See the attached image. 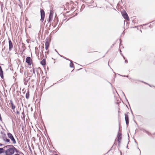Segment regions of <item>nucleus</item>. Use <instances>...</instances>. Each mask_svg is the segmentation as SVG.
I'll return each mask as SVG.
<instances>
[{"mask_svg":"<svg viewBox=\"0 0 155 155\" xmlns=\"http://www.w3.org/2000/svg\"><path fill=\"white\" fill-rule=\"evenodd\" d=\"M17 113L18 114H19V112L18 111H17Z\"/></svg>","mask_w":155,"mask_h":155,"instance_id":"obj_22","label":"nucleus"},{"mask_svg":"<svg viewBox=\"0 0 155 155\" xmlns=\"http://www.w3.org/2000/svg\"><path fill=\"white\" fill-rule=\"evenodd\" d=\"M8 137L10 138L13 144H15L16 142L12 134L8 133L7 134Z\"/></svg>","mask_w":155,"mask_h":155,"instance_id":"obj_2","label":"nucleus"},{"mask_svg":"<svg viewBox=\"0 0 155 155\" xmlns=\"http://www.w3.org/2000/svg\"><path fill=\"white\" fill-rule=\"evenodd\" d=\"M29 93H27L26 94V97L27 99H28L29 97Z\"/></svg>","mask_w":155,"mask_h":155,"instance_id":"obj_17","label":"nucleus"},{"mask_svg":"<svg viewBox=\"0 0 155 155\" xmlns=\"http://www.w3.org/2000/svg\"><path fill=\"white\" fill-rule=\"evenodd\" d=\"M8 42L9 44V50H11L13 48V45L11 40H9Z\"/></svg>","mask_w":155,"mask_h":155,"instance_id":"obj_8","label":"nucleus"},{"mask_svg":"<svg viewBox=\"0 0 155 155\" xmlns=\"http://www.w3.org/2000/svg\"><path fill=\"white\" fill-rule=\"evenodd\" d=\"M140 31L141 32H142V31H141V30H140Z\"/></svg>","mask_w":155,"mask_h":155,"instance_id":"obj_24","label":"nucleus"},{"mask_svg":"<svg viewBox=\"0 0 155 155\" xmlns=\"http://www.w3.org/2000/svg\"><path fill=\"white\" fill-rule=\"evenodd\" d=\"M3 145L2 144L0 143V146H2Z\"/></svg>","mask_w":155,"mask_h":155,"instance_id":"obj_20","label":"nucleus"},{"mask_svg":"<svg viewBox=\"0 0 155 155\" xmlns=\"http://www.w3.org/2000/svg\"><path fill=\"white\" fill-rule=\"evenodd\" d=\"M45 46L46 50H48L49 47V43L48 41L46 42L45 43Z\"/></svg>","mask_w":155,"mask_h":155,"instance_id":"obj_11","label":"nucleus"},{"mask_svg":"<svg viewBox=\"0 0 155 155\" xmlns=\"http://www.w3.org/2000/svg\"><path fill=\"white\" fill-rule=\"evenodd\" d=\"M41 64L42 65H45L46 64L45 60V59H43L41 62Z\"/></svg>","mask_w":155,"mask_h":155,"instance_id":"obj_12","label":"nucleus"},{"mask_svg":"<svg viewBox=\"0 0 155 155\" xmlns=\"http://www.w3.org/2000/svg\"><path fill=\"white\" fill-rule=\"evenodd\" d=\"M15 151L16 153H18V151L16 148L15 149Z\"/></svg>","mask_w":155,"mask_h":155,"instance_id":"obj_18","label":"nucleus"},{"mask_svg":"<svg viewBox=\"0 0 155 155\" xmlns=\"http://www.w3.org/2000/svg\"><path fill=\"white\" fill-rule=\"evenodd\" d=\"M125 120L126 121V123L127 125H128L129 124V118L127 114H125Z\"/></svg>","mask_w":155,"mask_h":155,"instance_id":"obj_5","label":"nucleus"},{"mask_svg":"<svg viewBox=\"0 0 155 155\" xmlns=\"http://www.w3.org/2000/svg\"><path fill=\"white\" fill-rule=\"evenodd\" d=\"M122 15L125 19L129 20V18L126 12H124L122 14Z\"/></svg>","mask_w":155,"mask_h":155,"instance_id":"obj_7","label":"nucleus"},{"mask_svg":"<svg viewBox=\"0 0 155 155\" xmlns=\"http://www.w3.org/2000/svg\"><path fill=\"white\" fill-rule=\"evenodd\" d=\"M4 150H5L4 147L3 148H0V153H3Z\"/></svg>","mask_w":155,"mask_h":155,"instance_id":"obj_13","label":"nucleus"},{"mask_svg":"<svg viewBox=\"0 0 155 155\" xmlns=\"http://www.w3.org/2000/svg\"><path fill=\"white\" fill-rule=\"evenodd\" d=\"M14 155H20L18 154H15Z\"/></svg>","mask_w":155,"mask_h":155,"instance_id":"obj_21","label":"nucleus"},{"mask_svg":"<svg viewBox=\"0 0 155 155\" xmlns=\"http://www.w3.org/2000/svg\"><path fill=\"white\" fill-rule=\"evenodd\" d=\"M122 138V135L121 133H119L117 135V140L119 143L120 142Z\"/></svg>","mask_w":155,"mask_h":155,"instance_id":"obj_6","label":"nucleus"},{"mask_svg":"<svg viewBox=\"0 0 155 155\" xmlns=\"http://www.w3.org/2000/svg\"><path fill=\"white\" fill-rule=\"evenodd\" d=\"M47 54H48V52H47Z\"/></svg>","mask_w":155,"mask_h":155,"instance_id":"obj_23","label":"nucleus"},{"mask_svg":"<svg viewBox=\"0 0 155 155\" xmlns=\"http://www.w3.org/2000/svg\"><path fill=\"white\" fill-rule=\"evenodd\" d=\"M5 150H6L5 153L6 155H12L15 151V148L12 145H8L4 147Z\"/></svg>","mask_w":155,"mask_h":155,"instance_id":"obj_1","label":"nucleus"},{"mask_svg":"<svg viewBox=\"0 0 155 155\" xmlns=\"http://www.w3.org/2000/svg\"><path fill=\"white\" fill-rule=\"evenodd\" d=\"M53 12L51 10L49 16V21H50L51 19L52 18L53 16Z\"/></svg>","mask_w":155,"mask_h":155,"instance_id":"obj_9","label":"nucleus"},{"mask_svg":"<svg viewBox=\"0 0 155 155\" xmlns=\"http://www.w3.org/2000/svg\"><path fill=\"white\" fill-rule=\"evenodd\" d=\"M0 75L2 78H3V71H2V68L0 66Z\"/></svg>","mask_w":155,"mask_h":155,"instance_id":"obj_10","label":"nucleus"},{"mask_svg":"<svg viewBox=\"0 0 155 155\" xmlns=\"http://www.w3.org/2000/svg\"><path fill=\"white\" fill-rule=\"evenodd\" d=\"M11 105L12 107V109L14 110L15 108V106L12 103H11Z\"/></svg>","mask_w":155,"mask_h":155,"instance_id":"obj_16","label":"nucleus"},{"mask_svg":"<svg viewBox=\"0 0 155 155\" xmlns=\"http://www.w3.org/2000/svg\"><path fill=\"white\" fill-rule=\"evenodd\" d=\"M31 59L30 57H28L26 58V61L28 64L29 65L31 64Z\"/></svg>","mask_w":155,"mask_h":155,"instance_id":"obj_4","label":"nucleus"},{"mask_svg":"<svg viewBox=\"0 0 155 155\" xmlns=\"http://www.w3.org/2000/svg\"><path fill=\"white\" fill-rule=\"evenodd\" d=\"M3 140L4 141L6 142L7 143L9 142L10 140L8 139H7L6 137L3 138Z\"/></svg>","mask_w":155,"mask_h":155,"instance_id":"obj_14","label":"nucleus"},{"mask_svg":"<svg viewBox=\"0 0 155 155\" xmlns=\"http://www.w3.org/2000/svg\"><path fill=\"white\" fill-rule=\"evenodd\" d=\"M125 63H127V60H125Z\"/></svg>","mask_w":155,"mask_h":155,"instance_id":"obj_19","label":"nucleus"},{"mask_svg":"<svg viewBox=\"0 0 155 155\" xmlns=\"http://www.w3.org/2000/svg\"><path fill=\"white\" fill-rule=\"evenodd\" d=\"M41 16V21L42 22L44 20L45 16V12L44 10L42 9L40 11Z\"/></svg>","mask_w":155,"mask_h":155,"instance_id":"obj_3","label":"nucleus"},{"mask_svg":"<svg viewBox=\"0 0 155 155\" xmlns=\"http://www.w3.org/2000/svg\"><path fill=\"white\" fill-rule=\"evenodd\" d=\"M71 63L70 64V66L71 68H74V64L72 63V61H70Z\"/></svg>","mask_w":155,"mask_h":155,"instance_id":"obj_15","label":"nucleus"}]
</instances>
